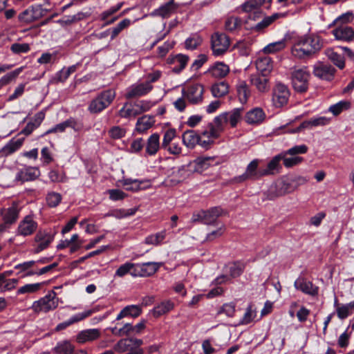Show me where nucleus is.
<instances>
[{"mask_svg":"<svg viewBox=\"0 0 354 354\" xmlns=\"http://www.w3.org/2000/svg\"><path fill=\"white\" fill-rule=\"evenodd\" d=\"M227 122V114L222 113L214 118L212 122L208 123L205 129L201 131V136L207 139L203 140L200 146L209 149L213 145L214 140L220 137L224 130V125Z\"/></svg>","mask_w":354,"mask_h":354,"instance_id":"1","label":"nucleus"},{"mask_svg":"<svg viewBox=\"0 0 354 354\" xmlns=\"http://www.w3.org/2000/svg\"><path fill=\"white\" fill-rule=\"evenodd\" d=\"M322 44L317 37H306L299 39L292 48L294 57L303 58L319 50Z\"/></svg>","mask_w":354,"mask_h":354,"instance_id":"2","label":"nucleus"},{"mask_svg":"<svg viewBox=\"0 0 354 354\" xmlns=\"http://www.w3.org/2000/svg\"><path fill=\"white\" fill-rule=\"evenodd\" d=\"M116 93L113 89L104 90L97 95L88 106L91 113L96 114L106 109L115 98Z\"/></svg>","mask_w":354,"mask_h":354,"instance_id":"3","label":"nucleus"},{"mask_svg":"<svg viewBox=\"0 0 354 354\" xmlns=\"http://www.w3.org/2000/svg\"><path fill=\"white\" fill-rule=\"evenodd\" d=\"M260 160L254 159L246 167L245 172L233 178V182L236 183H243L247 180H257L264 176L263 168L259 167Z\"/></svg>","mask_w":354,"mask_h":354,"instance_id":"4","label":"nucleus"},{"mask_svg":"<svg viewBox=\"0 0 354 354\" xmlns=\"http://www.w3.org/2000/svg\"><path fill=\"white\" fill-rule=\"evenodd\" d=\"M58 304L59 298L57 297L56 292L52 290L44 297L34 301L31 308L37 313H48L57 308Z\"/></svg>","mask_w":354,"mask_h":354,"instance_id":"5","label":"nucleus"},{"mask_svg":"<svg viewBox=\"0 0 354 354\" xmlns=\"http://www.w3.org/2000/svg\"><path fill=\"white\" fill-rule=\"evenodd\" d=\"M230 41L224 33L215 32L211 37V48L215 56L223 55L230 47Z\"/></svg>","mask_w":354,"mask_h":354,"instance_id":"6","label":"nucleus"},{"mask_svg":"<svg viewBox=\"0 0 354 354\" xmlns=\"http://www.w3.org/2000/svg\"><path fill=\"white\" fill-rule=\"evenodd\" d=\"M310 73L306 68L295 69L292 73V83L295 91L303 93L308 88Z\"/></svg>","mask_w":354,"mask_h":354,"instance_id":"7","label":"nucleus"},{"mask_svg":"<svg viewBox=\"0 0 354 354\" xmlns=\"http://www.w3.org/2000/svg\"><path fill=\"white\" fill-rule=\"evenodd\" d=\"M290 91L288 88L281 83H277L272 89V102L277 108H281L288 102Z\"/></svg>","mask_w":354,"mask_h":354,"instance_id":"8","label":"nucleus"},{"mask_svg":"<svg viewBox=\"0 0 354 354\" xmlns=\"http://www.w3.org/2000/svg\"><path fill=\"white\" fill-rule=\"evenodd\" d=\"M204 88L201 84L187 85L182 90L183 95L191 104H198L203 101Z\"/></svg>","mask_w":354,"mask_h":354,"instance_id":"9","label":"nucleus"},{"mask_svg":"<svg viewBox=\"0 0 354 354\" xmlns=\"http://www.w3.org/2000/svg\"><path fill=\"white\" fill-rule=\"evenodd\" d=\"M295 190V186L293 185L292 180H281L274 185L270 187L269 189L268 198L270 200L277 197L282 196L286 194L293 192Z\"/></svg>","mask_w":354,"mask_h":354,"instance_id":"10","label":"nucleus"},{"mask_svg":"<svg viewBox=\"0 0 354 354\" xmlns=\"http://www.w3.org/2000/svg\"><path fill=\"white\" fill-rule=\"evenodd\" d=\"M160 266L161 263L156 262L136 263L135 270L132 271L131 275L141 277H149L156 273Z\"/></svg>","mask_w":354,"mask_h":354,"instance_id":"11","label":"nucleus"},{"mask_svg":"<svg viewBox=\"0 0 354 354\" xmlns=\"http://www.w3.org/2000/svg\"><path fill=\"white\" fill-rule=\"evenodd\" d=\"M54 240V234H51L46 230H39L35 236V253H39L46 249L51 242Z\"/></svg>","mask_w":354,"mask_h":354,"instance_id":"12","label":"nucleus"},{"mask_svg":"<svg viewBox=\"0 0 354 354\" xmlns=\"http://www.w3.org/2000/svg\"><path fill=\"white\" fill-rule=\"evenodd\" d=\"M40 176V170L37 167L25 166L18 171L15 180L21 183L36 180Z\"/></svg>","mask_w":354,"mask_h":354,"instance_id":"13","label":"nucleus"},{"mask_svg":"<svg viewBox=\"0 0 354 354\" xmlns=\"http://www.w3.org/2000/svg\"><path fill=\"white\" fill-rule=\"evenodd\" d=\"M336 70L329 64L319 63L314 66V75L321 80L330 81L334 78Z\"/></svg>","mask_w":354,"mask_h":354,"instance_id":"14","label":"nucleus"},{"mask_svg":"<svg viewBox=\"0 0 354 354\" xmlns=\"http://www.w3.org/2000/svg\"><path fill=\"white\" fill-rule=\"evenodd\" d=\"M178 5L174 2V0L162 4L158 8L153 10L150 15L151 17H160L163 19L169 18L171 15L175 13L178 9Z\"/></svg>","mask_w":354,"mask_h":354,"instance_id":"15","label":"nucleus"},{"mask_svg":"<svg viewBox=\"0 0 354 354\" xmlns=\"http://www.w3.org/2000/svg\"><path fill=\"white\" fill-rule=\"evenodd\" d=\"M330 120L324 116L311 118L309 120L304 121L298 127L291 130L290 132L297 133L306 129H310L313 127L325 126L328 124Z\"/></svg>","mask_w":354,"mask_h":354,"instance_id":"16","label":"nucleus"},{"mask_svg":"<svg viewBox=\"0 0 354 354\" xmlns=\"http://www.w3.org/2000/svg\"><path fill=\"white\" fill-rule=\"evenodd\" d=\"M101 336V332L97 328H90L79 332L75 336V341L80 344L92 342Z\"/></svg>","mask_w":354,"mask_h":354,"instance_id":"17","label":"nucleus"},{"mask_svg":"<svg viewBox=\"0 0 354 354\" xmlns=\"http://www.w3.org/2000/svg\"><path fill=\"white\" fill-rule=\"evenodd\" d=\"M143 344L140 339L136 338H125L119 340L114 346V351L118 353H124L130 351L135 347H140Z\"/></svg>","mask_w":354,"mask_h":354,"instance_id":"18","label":"nucleus"},{"mask_svg":"<svg viewBox=\"0 0 354 354\" xmlns=\"http://www.w3.org/2000/svg\"><path fill=\"white\" fill-rule=\"evenodd\" d=\"M295 288L302 292L315 297L318 295L319 288L305 278L299 277L294 283Z\"/></svg>","mask_w":354,"mask_h":354,"instance_id":"19","label":"nucleus"},{"mask_svg":"<svg viewBox=\"0 0 354 354\" xmlns=\"http://www.w3.org/2000/svg\"><path fill=\"white\" fill-rule=\"evenodd\" d=\"M37 228V223L32 216H26L19 223L17 232L19 234L26 236L33 234Z\"/></svg>","mask_w":354,"mask_h":354,"instance_id":"20","label":"nucleus"},{"mask_svg":"<svg viewBox=\"0 0 354 354\" xmlns=\"http://www.w3.org/2000/svg\"><path fill=\"white\" fill-rule=\"evenodd\" d=\"M19 209L18 203H12V205L8 208H3L0 211V214L4 223L6 225H12L15 223L19 217Z\"/></svg>","mask_w":354,"mask_h":354,"instance_id":"21","label":"nucleus"},{"mask_svg":"<svg viewBox=\"0 0 354 354\" xmlns=\"http://www.w3.org/2000/svg\"><path fill=\"white\" fill-rule=\"evenodd\" d=\"M152 88L153 86L149 82L133 85L128 88L125 97L127 99L140 97L149 93Z\"/></svg>","mask_w":354,"mask_h":354,"instance_id":"22","label":"nucleus"},{"mask_svg":"<svg viewBox=\"0 0 354 354\" xmlns=\"http://www.w3.org/2000/svg\"><path fill=\"white\" fill-rule=\"evenodd\" d=\"M213 160L214 158L209 156L198 157L193 162H191L187 167L191 172L201 174L210 167V162Z\"/></svg>","mask_w":354,"mask_h":354,"instance_id":"23","label":"nucleus"},{"mask_svg":"<svg viewBox=\"0 0 354 354\" xmlns=\"http://www.w3.org/2000/svg\"><path fill=\"white\" fill-rule=\"evenodd\" d=\"M333 35L337 40L351 41L354 39V30L347 26H342L334 29Z\"/></svg>","mask_w":354,"mask_h":354,"instance_id":"24","label":"nucleus"},{"mask_svg":"<svg viewBox=\"0 0 354 354\" xmlns=\"http://www.w3.org/2000/svg\"><path fill=\"white\" fill-rule=\"evenodd\" d=\"M183 144L189 149H193L196 145H199L203 140L201 136L194 130H187L182 136Z\"/></svg>","mask_w":354,"mask_h":354,"instance_id":"25","label":"nucleus"},{"mask_svg":"<svg viewBox=\"0 0 354 354\" xmlns=\"http://www.w3.org/2000/svg\"><path fill=\"white\" fill-rule=\"evenodd\" d=\"M24 138L11 139L1 150L0 154L1 156H8L17 150H19L23 145Z\"/></svg>","mask_w":354,"mask_h":354,"instance_id":"26","label":"nucleus"},{"mask_svg":"<svg viewBox=\"0 0 354 354\" xmlns=\"http://www.w3.org/2000/svg\"><path fill=\"white\" fill-rule=\"evenodd\" d=\"M265 117V113L262 109L254 108L246 113L245 120L248 124H257L262 122Z\"/></svg>","mask_w":354,"mask_h":354,"instance_id":"27","label":"nucleus"},{"mask_svg":"<svg viewBox=\"0 0 354 354\" xmlns=\"http://www.w3.org/2000/svg\"><path fill=\"white\" fill-rule=\"evenodd\" d=\"M229 72V66L223 62H216L208 70L212 77L218 79L225 77Z\"/></svg>","mask_w":354,"mask_h":354,"instance_id":"28","label":"nucleus"},{"mask_svg":"<svg viewBox=\"0 0 354 354\" xmlns=\"http://www.w3.org/2000/svg\"><path fill=\"white\" fill-rule=\"evenodd\" d=\"M91 313H92L91 310H86V311L76 314V315L72 316L68 320L59 324L56 326V330H64L66 327L69 326L70 325H71L74 323L80 322V321L84 319L85 318L89 317L91 315Z\"/></svg>","mask_w":354,"mask_h":354,"instance_id":"29","label":"nucleus"},{"mask_svg":"<svg viewBox=\"0 0 354 354\" xmlns=\"http://www.w3.org/2000/svg\"><path fill=\"white\" fill-rule=\"evenodd\" d=\"M174 307V303L170 300H167L161 302L160 304L155 306L150 312L154 317H159L169 311Z\"/></svg>","mask_w":354,"mask_h":354,"instance_id":"30","label":"nucleus"},{"mask_svg":"<svg viewBox=\"0 0 354 354\" xmlns=\"http://www.w3.org/2000/svg\"><path fill=\"white\" fill-rule=\"evenodd\" d=\"M160 148V136L155 133L147 139L146 144V153L149 156L155 155Z\"/></svg>","mask_w":354,"mask_h":354,"instance_id":"31","label":"nucleus"},{"mask_svg":"<svg viewBox=\"0 0 354 354\" xmlns=\"http://www.w3.org/2000/svg\"><path fill=\"white\" fill-rule=\"evenodd\" d=\"M155 123L153 116L143 115L139 118L136 124V130L140 133H142L149 129Z\"/></svg>","mask_w":354,"mask_h":354,"instance_id":"32","label":"nucleus"},{"mask_svg":"<svg viewBox=\"0 0 354 354\" xmlns=\"http://www.w3.org/2000/svg\"><path fill=\"white\" fill-rule=\"evenodd\" d=\"M224 213L223 209L220 207H214L208 210H205V224H214L217 218Z\"/></svg>","mask_w":354,"mask_h":354,"instance_id":"33","label":"nucleus"},{"mask_svg":"<svg viewBox=\"0 0 354 354\" xmlns=\"http://www.w3.org/2000/svg\"><path fill=\"white\" fill-rule=\"evenodd\" d=\"M250 81L260 92H265L268 88V80L266 75H252L250 77Z\"/></svg>","mask_w":354,"mask_h":354,"instance_id":"34","label":"nucleus"},{"mask_svg":"<svg viewBox=\"0 0 354 354\" xmlns=\"http://www.w3.org/2000/svg\"><path fill=\"white\" fill-rule=\"evenodd\" d=\"M138 115H140V112L136 108V103L125 102L118 111V115L123 118H136Z\"/></svg>","mask_w":354,"mask_h":354,"instance_id":"35","label":"nucleus"},{"mask_svg":"<svg viewBox=\"0 0 354 354\" xmlns=\"http://www.w3.org/2000/svg\"><path fill=\"white\" fill-rule=\"evenodd\" d=\"M256 67L262 75H267L272 69L271 58L268 56L259 57L256 61Z\"/></svg>","mask_w":354,"mask_h":354,"instance_id":"36","label":"nucleus"},{"mask_svg":"<svg viewBox=\"0 0 354 354\" xmlns=\"http://www.w3.org/2000/svg\"><path fill=\"white\" fill-rule=\"evenodd\" d=\"M283 158V155L280 153L279 155L275 156L268 163L266 168H263V171L264 176L272 175L275 171H278L280 165L279 162Z\"/></svg>","mask_w":354,"mask_h":354,"instance_id":"37","label":"nucleus"},{"mask_svg":"<svg viewBox=\"0 0 354 354\" xmlns=\"http://www.w3.org/2000/svg\"><path fill=\"white\" fill-rule=\"evenodd\" d=\"M285 14L282 13H274L271 16L264 17L260 22L257 23L252 29L255 31L260 32L264 30L266 28L269 26L276 19L284 17Z\"/></svg>","mask_w":354,"mask_h":354,"instance_id":"38","label":"nucleus"},{"mask_svg":"<svg viewBox=\"0 0 354 354\" xmlns=\"http://www.w3.org/2000/svg\"><path fill=\"white\" fill-rule=\"evenodd\" d=\"M211 92L214 97H223L229 92V85L225 82L216 83L212 86Z\"/></svg>","mask_w":354,"mask_h":354,"instance_id":"39","label":"nucleus"},{"mask_svg":"<svg viewBox=\"0 0 354 354\" xmlns=\"http://www.w3.org/2000/svg\"><path fill=\"white\" fill-rule=\"evenodd\" d=\"M327 57L339 69H343L345 66L344 57L335 52L333 49L329 48L326 50Z\"/></svg>","mask_w":354,"mask_h":354,"instance_id":"40","label":"nucleus"},{"mask_svg":"<svg viewBox=\"0 0 354 354\" xmlns=\"http://www.w3.org/2000/svg\"><path fill=\"white\" fill-rule=\"evenodd\" d=\"M75 346L68 340L59 342L54 348L56 354H73Z\"/></svg>","mask_w":354,"mask_h":354,"instance_id":"41","label":"nucleus"},{"mask_svg":"<svg viewBox=\"0 0 354 354\" xmlns=\"http://www.w3.org/2000/svg\"><path fill=\"white\" fill-rule=\"evenodd\" d=\"M236 91L238 97L241 103H245L250 95V91L246 82L243 80L239 81L236 85Z\"/></svg>","mask_w":354,"mask_h":354,"instance_id":"42","label":"nucleus"},{"mask_svg":"<svg viewBox=\"0 0 354 354\" xmlns=\"http://www.w3.org/2000/svg\"><path fill=\"white\" fill-rule=\"evenodd\" d=\"M131 24V20L124 19L118 23L115 27L109 29L110 31L111 39H115L119 34L124 29L127 28Z\"/></svg>","mask_w":354,"mask_h":354,"instance_id":"43","label":"nucleus"},{"mask_svg":"<svg viewBox=\"0 0 354 354\" xmlns=\"http://www.w3.org/2000/svg\"><path fill=\"white\" fill-rule=\"evenodd\" d=\"M244 268L245 266L243 263L239 262L230 263L226 266V272L229 273L231 277L236 278L242 274Z\"/></svg>","mask_w":354,"mask_h":354,"instance_id":"44","label":"nucleus"},{"mask_svg":"<svg viewBox=\"0 0 354 354\" xmlns=\"http://www.w3.org/2000/svg\"><path fill=\"white\" fill-rule=\"evenodd\" d=\"M24 68V66L19 67L12 71V72L3 75L0 79V88L8 84L12 81L15 80L18 77V75L23 71Z\"/></svg>","mask_w":354,"mask_h":354,"instance_id":"45","label":"nucleus"},{"mask_svg":"<svg viewBox=\"0 0 354 354\" xmlns=\"http://www.w3.org/2000/svg\"><path fill=\"white\" fill-rule=\"evenodd\" d=\"M24 68V66L19 67L12 71V72L3 75L0 79V88L8 84L12 81L15 80L18 77V75L23 71Z\"/></svg>","mask_w":354,"mask_h":354,"instance_id":"46","label":"nucleus"},{"mask_svg":"<svg viewBox=\"0 0 354 354\" xmlns=\"http://www.w3.org/2000/svg\"><path fill=\"white\" fill-rule=\"evenodd\" d=\"M241 19L237 17H229L225 21V28L227 31L232 32L241 26Z\"/></svg>","mask_w":354,"mask_h":354,"instance_id":"47","label":"nucleus"},{"mask_svg":"<svg viewBox=\"0 0 354 354\" xmlns=\"http://www.w3.org/2000/svg\"><path fill=\"white\" fill-rule=\"evenodd\" d=\"M166 236V231L162 230L154 234L149 235L145 239V243L149 245H158L160 244Z\"/></svg>","mask_w":354,"mask_h":354,"instance_id":"48","label":"nucleus"},{"mask_svg":"<svg viewBox=\"0 0 354 354\" xmlns=\"http://www.w3.org/2000/svg\"><path fill=\"white\" fill-rule=\"evenodd\" d=\"M286 47L285 40H281L269 44L263 48V52L266 54L274 53L283 50Z\"/></svg>","mask_w":354,"mask_h":354,"instance_id":"49","label":"nucleus"},{"mask_svg":"<svg viewBox=\"0 0 354 354\" xmlns=\"http://www.w3.org/2000/svg\"><path fill=\"white\" fill-rule=\"evenodd\" d=\"M62 199V195L55 192H49L46 197V203L50 207H57L61 203Z\"/></svg>","mask_w":354,"mask_h":354,"instance_id":"50","label":"nucleus"},{"mask_svg":"<svg viewBox=\"0 0 354 354\" xmlns=\"http://www.w3.org/2000/svg\"><path fill=\"white\" fill-rule=\"evenodd\" d=\"M41 283H28L19 288L17 292V295H23L26 293H34L40 290L41 287Z\"/></svg>","mask_w":354,"mask_h":354,"instance_id":"51","label":"nucleus"},{"mask_svg":"<svg viewBox=\"0 0 354 354\" xmlns=\"http://www.w3.org/2000/svg\"><path fill=\"white\" fill-rule=\"evenodd\" d=\"M84 13L80 12L77 13L76 15H72V16H65L62 19L59 21V22L62 25H70L73 23L77 22L79 21L82 20L85 18Z\"/></svg>","mask_w":354,"mask_h":354,"instance_id":"52","label":"nucleus"},{"mask_svg":"<svg viewBox=\"0 0 354 354\" xmlns=\"http://www.w3.org/2000/svg\"><path fill=\"white\" fill-rule=\"evenodd\" d=\"M257 313L255 310L252 309V306L249 305L245 310V313H244L243 318L240 321V324L242 325H246L250 324L251 322L253 321V319L256 317Z\"/></svg>","mask_w":354,"mask_h":354,"instance_id":"53","label":"nucleus"},{"mask_svg":"<svg viewBox=\"0 0 354 354\" xmlns=\"http://www.w3.org/2000/svg\"><path fill=\"white\" fill-rule=\"evenodd\" d=\"M202 41L203 39L200 36L194 35L185 40V46L187 50H194L201 44Z\"/></svg>","mask_w":354,"mask_h":354,"instance_id":"54","label":"nucleus"},{"mask_svg":"<svg viewBox=\"0 0 354 354\" xmlns=\"http://www.w3.org/2000/svg\"><path fill=\"white\" fill-rule=\"evenodd\" d=\"M126 133V129L120 126H113L108 131L109 137L113 140H118L124 138Z\"/></svg>","mask_w":354,"mask_h":354,"instance_id":"55","label":"nucleus"},{"mask_svg":"<svg viewBox=\"0 0 354 354\" xmlns=\"http://www.w3.org/2000/svg\"><path fill=\"white\" fill-rule=\"evenodd\" d=\"M242 112L243 109L237 108L232 110L230 113H226L227 114V122L229 121L230 125L232 127L236 126L241 118Z\"/></svg>","mask_w":354,"mask_h":354,"instance_id":"56","label":"nucleus"},{"mask_svg":"<svg viewBox=\"0 0 354 354\" xmlns=\"http://www.w3.org/2000/svg\"><path fill=\"white\" fill-rule=\"evenodd\" d=\"M351 106V103L347 101H341L335 104L330 106L329 111L333 113L334 115H339L343 110L348 109Z\"/></svg>","mask_w":354,"mask_h":354,"instance_id":"57","label":"nucleus"},{"mask_svg":"<svg viewBox=\"0 0 354 354\" xmlns=\"http://www.w3.org/2000/svg\"><path fill=\"white\" fill-rule=\"evenodd\" d=\"M188 59L189 57L186 55H178L174 59V64H178V66H176L173 71L176 73L180 72L183 68H185Z\"/></svg>","mask_w":354,"mask_h":354,"instance_id":"58","label":"nucleus"},{"mask_svg":"<svg viewBox=\"0 0 354 354\" xmlns=\"http://www.w3.org/2000/svg\"><path fill=\"white\" fill-rule=\"evenodd\" d=\"M135 266L136 263H126L118 268L115 276L122 277L129 272L131 274L132 271L135 270Z\"/></svg>","mask_w":354,"mask_h":354,"instance_id":"59","label":"nucleus"},{"mask_svg":"<svg viewBox=\"0 0 354 354\" xmlns=\"http://www.w3.org/2000/svg\"><path fill=\"white\" fill-rule=\"evenodd\" d=\"M176 136V130L175 129H169L167 130L163 136L162 147L163 149L167 148L171 144V141Z\"/></svg>","mask_w":354,"mask_h":354,"instance_id":"60","label":"nucleus"},{"mask_svg":"<svg viewBox=\"0 0 354 354\" xmlns=\"http://www.w3.org/2000/svg\"><path fill=\"white\" fill-rule=\"evenodd\" d=\"M141 182L137 179L126 178L122 180V185L129 191H138L140 188Z\"/></svg>","mask_w":354,"mask_h":354,"instance_id":"61","label":"nucleus"},{"mask_svg":"<svg viewBox=\"0 0 354 354\" xmlns=\"http://www.w3.org/2000/svg\"><path fill=\"white\" fill-rule=\"evenodd\" d=\"M11 51L15 54L26 53L30 51V47L26 43H14L10 46Z\"/></svg>","mask_w":354,"mask_h":354,"instance_id":"62","label":"nucleus"},{"mask_svg":"<svg viewBox=\"0 0 354 354\" xmlns=\"http://www.w3.org/2000/svg\"><path fill=\"white\" fill-rule=\"evenodd\" d=\"M283 155V158H282V160L283 161V165L286 167L290 168L295 165H299L301 163L304 158L299 156H293L290 158H286V152L281 153Z\"/></svg>","mask_w":354,"mask_h":354,"instance_id":"63","label":"nucleus"},{"mask_svg":"<svg viewBox=\"0 0 354 354\" xmlns=\"http://www.w3.org/2000/svg\"><path fill=\"white\" fill-rule=\"evenodd\" d=\"M308 147L306 145H296L291 148H290L288 150H287L286 152V154H288L290 156H295L297 154H304L308 151Z\"/></svg>","mask_w":354,"mask_h":354,"instance_id":"64","label":"nucleus"}]
</instances>
